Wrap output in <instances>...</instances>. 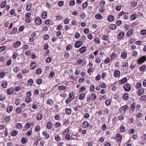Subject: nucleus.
<instances>
[{
  "label": "nucleus",
  "mask_w": 146,
  "mask_h": 146,
  "mask_svg": "<svg viewBox=\"0 0 146 146\" xmlns=\"http://www.w3.org/2000/svg\"><path fill=\"white\" fill-rule=\"evenodd\" d=\"M141 86V84L140 82L138 83L136 85V88H140Z\"/></svg>",
  "instance_id": "obj_58"
},
{
  "label": "nucleus",
  "mask_w": 146,
  "mask_h": 146,
  "mask_svg": "<svg viewBox=\"0 0 146 146\" xmlns=\"http://www.w3.org/2000/svg\"><path fill=\"white\" fill-rule=\"evenodd\" d=\"M125 128L124 126H121L120 127V131L121 132H124L125 131Z\"/></svg>",
  "instance_id": "obj_37"
},
{
  "label": "nucleus",
  "mask_w": 146,
  "mask_h": 146,
  "mask_svg": "<svg viewBox=\"0 0 146 146\" xmlns=\"http://www.w3.org/2000/svg\"><path fill=\"white\" fill-rule=\"evenodd\" d=\"M100 4L101 6H104L106 5V2L105 1L102 0L100 1Z\"/></svg>",
  "instance_id": "obj_49"
},
{
  "label": "nucleus",
  "mask_w": 146,
  "mask_h": 146,
  "mask_svg": "<svg viewBox=\"0 0 146 146\" xmlns=\"http://www.w3.org/2000/svg\"><path fill=\"white\" fill-rule=\"evenodd\" d=\"M80 17L81 19H84L86 17V15L84 13H82L80 15Z\"/></svg>",
  "instance_id": "obj_28"
},
{
  "label": "nucleus",
  "mask_w": 146,
  "mask_h": 146,
  "mask_svg": "<svg viewBox=\"0 0 146 146\" xmlns=\"http://www.w3.org/2000/svg\"><path fill=\"white\" fill-rule=\"evenodd\" d=\"M51 58L50 57H48L46 58V62L47 63H50L51 62Z\"/></svg>",
  "instance_id": "obj_64"
},
{
  "label": "nucleus",
  "mask_w": 146,
  "mask_h": 146,
  "mask_svg": "<svg viewBox=\"0 0 146 146\" xmlns=\"http://www.w3.org/2000/svg\"><path fill=\"white\" fill-rule=\"evenodd\" d=\"M95 18L98 20H100L102 19L103 17L99 14H97L95 16Z\"/></svg>",
  "instance_id": "obj_16"
},
{
  "label": "nucleus",
  "mask_w": 146,
  "mask_h": 146,
  "mask_svg": "<svg viewBox=\"0 0 146 146\" xmlns=\"http://www.w3.org/2000/svg\"><path fill=\"white\" fill-rule=\"evenodd\" d=\"M94 41L96 44H99L100 43L101 41L99 39L98 37H96L94 39Z\"/></svg>",
  "instance_id": "obj_30"
},
{
  "label": "nucleus",
  "mask_w": 146,
  "mask_h": 146,
  "mask_svg": "<svg viewBox=\"0 0 146 146\" xmlns=\"http://www.w3.org/2000/svg\"><path fill=\"white\" fill-rule=\"evenodd\" d=\"M69 130L68 129H65L64 131L62 133L63 135H65L66 134H68L69 133Z\"/></svg>",
  "instance_id": "obj_47"
},
{
  "label": "nucleus",
  "mask_w": 146,
  "mask_h": 146,
  "mask_svg": "<svg viewBox=\"0 0 146 146\" xmlns=\"http://www.w3.org/2000/svg\"><path fill=\"white\" fill-rule=\"evenodd\" d=\"M21 44V42L20 41H17L13 43V46L15 48H17L20 46Z\"/></svg>",
  "instance_id": "obj_9"
},
{
  "label": "nucleus",
  "mask_w": 146,
  "mask_h": 146,
  "mask_svg": "<svg viewBox=\"0 0 146 146\" xmlns=\"http://www.w3.org/2000/svg\"><path fill=\"white\" fill-rule=\"evenodd\" d=\"M69 98L72 100H73L75 98V96L73 92H70L69 94Z\"/></svg>",
  "instance_id": "obj_24"
},
{
  "label": "nucleus",
  "mask_w": 146,
  "mask_h": 146,
  "mask_svg": "<svg viewBox=\"0 0 146 146\" xmlns=\"http://www.w3.org/2000/svg\"><path fill=\"white\" fill-rule=\"evenodd\" d=\"M42 72V70L41 68H38L36 71V73L38 74H40Z\"/></svg>",
  "instance_id": "obj_40"
},
{
  "label": "nucleus",
  "mask_w": 146,
  "mask_h": 146,
  "mask_svg": "<svg viewBox=\"0 0 146 146\" xmlns=\"http://www.w3.org/2000/svg\"><path fill=\"white\" fill-rule=\"evenodd\" d=\"M52 123L51 122H48L46 125V127L49 129H51L53 127Z\"/></svg>",
  "instance_id": "obj_20"
},
{
  "label": "nucleus",
  "mask_w": 146,
  "mask_h": 146,
  "mask_svg": "<svg viewBox=\"0 0 146 146\" xmlns=\"http://www.w3.org/2000/svg\"><path fill=\"white\" fill-rule=\"evenodd\" d=\"M65 138L67 140H69L70 139V134H67L66 135Z\"/></svg>",
  "instance_id": "obj_56"
},
{
  "label": "nucleus",
  "mask_w": 146,
  "mask_h": 146,
  "mask_svg": "<svg viewBox=\"0 0 146 146\" xmlns=\"http://www.w3.org/2000/svg\"><path fill=\"white\" fill-rule=\"evenodd\" d=\"M127 79L126 78H124L119 81L120 84H123L127 81Z\"/></svg>",
  "instance_id": "obj_27"
},
{
  "label": "nucleus",
  "mask_w": 146,
  "mask_h": 146,
  "mask_svg": "<svg viewBox=\"0 0 146 146\" xmlns=\"http://www.w3.org/2000/svg\"><path fill=\"white\" fill-rule=\"evenodd\" d=\"M127 56V52H123L121 53V56L123 59L126 58Z\"/></svg>",
  "instance_id": "obj_17"
},
{
  "label": "nucleus",
  "mask_w": 146,
  "mask_h": 146,
  "mask_svg": "<svg viewBox=\"0 0 146 146\" xmlns=\"http://www.w3.org/2000/svg\"><path fill=\"white\" fill-rule=\"evenodd\" d=\"M35 22L36 24L39 25L42 24V21L40 18H38L35 19Z\"/></svg>",
  "instance_id": "obj_4"
},
{
  "label": "nucleus",
  "mask_w": 146,
  "mask_h": 146,
  "mask_svg": "<svg viewBox=\"0 0 146 146\" xmlns=\"http://www.w3.org/2000/svg\"><path fill=\"white\" fill-rule=\"evenodd\" d=\"M137 18V15L135 14H133L130 17V19L131 20H134Z\"/></svg>",
  "instance_id": "obj_42"
},
{
  "label": "nucleus",
  "mask_w": 146,
  "mask_h": 146,
  "mask_svg": "<svg viewBox=\"0 0 146 146\" xmlns=\"http://www.w3.org/2000/svg\"><path fill=\"white\" fill-rule=\"evenodd\" d=\"M34 64L35 63L34 62H32L30 66V68L31 69H33L35 67V65H34Z\"/></svg>",
  "instance_id": "obj_55"
},
{
  "label": "nucleus",
  "mask_w": 146,
  "mask_h": 146,
  "mask_svg": "<svg viewBox=\"0 0 146 146\" xmlns=\"http://www.w3.org/2000/svg\"><path fill=\"white\" fill-rule=\"evenodd\" d=\"M55 140L58 141H59L61 139L60 137L58 135H55Z\"/></svg>",
  "instance_id": "obj_48"
},
{
  "label": "nucleus",
  "mask_w": 146,
  "mask_h": 146,
  "mask_svg": "<svg viewBox=\"0 0 146 146\" xmlns=\"http://www.w3.org/2000/svg\"><path fill=\"white\" fill-rule=\"evenodd\" d=\"M107 20L109 22H112L114 20V17L112 15H110L108 17Z\"/></svg>",
  "instance_id": "obj_11"
},
{
  "label": "nucleus",
  "mask_w": 146,
  "mask_h": 146,
  "mask_svg": "<svg viewBox=\"0 0 146 146\" xmlns=\"http://www.w3.org/2000/svg\"><path fill=\"white\" fill-rule=\"evenodd\" d=\"M85 95L84 93L80 94L79 96V99L80 100H82L85 98Z\"/></svg>",
  "instance_id": "obj_23"
},
{
  "label": "nucleus",
  "mask_w": 146,
  "mask_h": 146,
  "mask_svg": "<svg viewBox=\"0 0 146 146\" xmlns=\"http://www.w3.org/2000/svg\"><path fill=\"white\" fill-rule=\"evenodd\" d=\"M89 126V123L87 121H85L83 122L82 125V127L84 128H86Z\"/></svg>",
  "instance_id": "obj_10"
},
{
  "label": "nucleus",
  "mask_w": 146,
  "mask_h": 146,
  "mask_svg": "<svg viewBox=\"0 0 146 146\" xmlns=\"http://www.w3.org/2000/svg\"><path fill=\"white\" fill-rule=\"evenodd\" d=\"M135 103H133L131 106L130 109L131 110L134 111L135 108Z\"/></svg>",
  "instance_id": "obj_62"
},
{
  "label": "nucleus",
  "mask_w": 146,
  "mask_h": 146,
  "mask_svg": "<svg viewBox=\"0 0 146 146\" xmlns=\"http://www.w3.org/2000/svg\"><path fill=\"white\" fill-rule=\"evenodd\" d=\"M64 3V2L63 1H60L58 3V5L60 7H61L63 6Z\"/></svg>",
  "instance_id": "obj_46"
},
{
  "label": "nucleus",
  "mask_w": 146,
  "mask_h": 146,
  "mask_svg": "<svg viewBox=\"0 0 146 146\" xmlns=\"http://www.w3.org/2000/svg\"><path fill=\"white\" fill-rule=\"evenodd\" d=\"M133 33V30L131 29L127 32L126 34V36H130Z\"/></svg>",
  "instance_id": "obj_33"
},
{
  "label": "nucleus",
  "mask_w": 146,
  "mask_h": 146,
  "mask_svg": "<svg viewBox=\"0 0 146 146\" xmlns=\"http://www.w3.org/2000/svg\"><path fill=\"white\" fill-rule=\"evenodd\" d=\"M18 132L17 130H13L11 133V136H15L18 134Z\"/></svg>",
  "instance_id": "obj_13"
},
{
  "label": "nucleus",
  "mask_w": 146,
  "mask_h": 146,
  "mask_svg": "<svg viewBox=\"0 0 146 146\" xmlns=\"http://www.w3.org/2000/svg\"><path fill=\"white\" fill-rule=\"evenodd\" d=\"M124 90L126 92H129L131 89V86L129 84H126L123 86Z\"/></svg>",
  "instance_id": "obj_1"
},
{
  "label": "nucleus",
  "mask_w": 146,
  "mask_h": 146,
  "mask_svg": "<svg viewBox=\"0 0 146 146\" xmlns=\"http://www.w3.org/2000/svg\"><path fill=\"white\" fill-rule=\"evenodd\" d=\"M14 92V90L13 88H10L7 91V94L8 95H11Z\"/></svg>",
  "instance_id": "obj_8"
},
{
  "label": "nucleus",
  "mask_w": 146,
  "mask_h": 146,
  "mask_svg": "<svg viewBox=\"0 0 146 146\" xmlns=\"http://www.w3.org/2000/svg\"><path fill=\"white\" fill-rule=\"evenodd\" d=\"M120 74V72L119 70H116L114 71L113 75L115 77H118L119 76Z\"/></svg>",
  "instance_id": "obj_6"
},
{
  "label": "nucleus",
  "mask_w": 146,
  "mask_h": 146,
  "mask_svg": "<svg viewBox=\"0 0 146 146\" xmlns=\"http://www.w3.org/2000/svg\"><path fill=\"white\" fill-rule=\"evenodd\" d=\"M66 88V86H59L58 87L59 90H64Z\"/></svg>",
  "instance_id": "obj_41"
},
{
  "label": "nucleus",
  "mask_w": 146,
  "mask_h": 146,
  "mask_svg": "<svg viewBox=\"0 0 146 146\" xmlns=\"http://www.w3.org/2000/svg\"><path fill=\"white\" fill-rule=\"evenodd\" d=\"M128 108V106L127 105H125L121 107V108L122 109V110L124 111H125ZM121 109V108L120 109V110Z\"/></svg>",
  "instance_id": "obj_34"
},
{
  "label": "nucleus",
  "mask_w": 146,
  "mask_h": 146,
  "mask_svg": "<svg viewBox=\"0 0 146 146\" xmlns=\"http://www.w3.org/2000/svg\"><path fill=\"white\" fill-rule=\"evenodd\" d=\"M6 46H4L0 47V52H3L6 49Z\"/></svg>",
  "instance_id": "obj_51"
},
{
  "label": "nucleus",
  "mask_w": 146,
  "mask_h": 146,
  "mask_svg": "<svg viewBox=\"0 0 146 146\" xmlns=\"http://www.w3.org/2000/svg\"><path fill=\"white\" fill-rule=\"evenodd\" d=\"M125 33L123 31H121L119 33L118 37V38L120 40H121L124 37V36Z\"/></svg>",
  "instance_id": "obj_5"
},
{
  "label": "nucleus",
  "mask_w": 146,
  "mask_h": 146,
  "mask_svg": "<svg viewBox=\"0 0 146 146\" xmlns=\"http://www.w3.org/2000/svg\"><path fill=\"white\" fill-rule=\"evenodd\" d=\"M144 92V89L141 88L138 90L137 92V95L138 96H140L143 94Z\"/></svg>",
  "instance_id": "obj_19"
},
{
  "label": "nucleus",
  "mask_w": 146,
  "mask_h": 146,
  "mask_svg": "<svg viewBox=\"0 0 146 146\" xmlns=\"http://www.w3.org/2000/svg\"><path fill=\"white\" fill-rule=\"evenodd\" d=\"M64 56L66 58H68L69 57L70 55L68 52H64Z\"/></svg>",
  "instance_id": "obj_53"
},
{
  "label": "nucleus",
  "mask_w": 146,
  "mask_h": 146,
  "mask_svg": "<svg viewBox=\"0 0 146 146\" xmlns=\"http://www.w3.org/2000/svg\"><path fill=\"white\" fill-rule=\"evenodd\" d=\"M33 80L32 79H30L28 80L27 83L29 85L32 86L33 85Z\"/></svg>",
  "instance_id": "obj_31"
},
{
  "label": "nucleus",
  "mask_w": 146,
  "mask_h": 146,
  "mask_svg": "<svg viewBox=\"0 0 146 146\" xmlns=\"http://www.w3.org/2000/svg\"><path fill=\"white\" fill-rule=\"evenodd\" d=\"M96 98V94H93L91 95L90 98V100H93L95 99Z\"/></svg>",
  "instance_id": "obj_36"
},
{
  "label": "nucleus",
  "mask_w": 146,
  "mask_h": 146,
  "mask_svg": "<svg viewBox=\"0 0 146 146\" xmlns=\"http://www.w3.org/2000/svg\"><path fill=\"white\" fill-rule=\"evenodd\" d=\"M111 103V101L109 100H107L105 102V104L106 106H109Z\"/></svg>",
  "instance_id": "obj_57"
},
{
  "label": "nucleus",
  "mask_w": 146,
  "mask_h": 146,
  "mask_svg": "<svg viewBox=\"0 0 146 146\" xmlns=\"http://www.w3.org/2000/svg\"><path fill=\"white\" fill-rule=\"evenodd\" d=\"M122 136L119 133H117L116 135V139L117 142H119L122 139Z\"/></svg>",
  "instance_id": "obj_12"
},
{
  "label": "nucleus",
  "mask_w": 146,
  "mask_h": 146,
  "mask_svg": "<svg viewBox=\"0 0 146 146\" xmlns=\"http://www.w3.org/2000/svg\"><path fill=\"white\" fill-rule=\"evenodd\" d=\"M42 118V116L41 113H39L37 115V119L38 120H41Z\"/></svg>",
  "instance_id": "obj_32"
},
{
  "label": "nucleus",
  "mask_w": 146,
  "mask_h": 146,
  "mask_svg": "<svg viewBox=\"0 0 146 146\" xmlns=\"http://www.w3.org/2000/svg\"><path fill=\"white\" fill-rule=\"evenodd\" d=\"M28 141L26 137H22L21 139V141L22 143L25 144Z\"/></svg>",
  "instance_id": "obj_25"
},
{
  "label": "nucleus",
  "mask_w": 146,
  "mask_h": 146,
  "mask_svg": "<svg viewBox=\"0 0 146 146\" xmlns=\"http://www.w3.org/2000/svg\"><path fill=\"white\" fill-rule=\"evenodd\" d=\"M7 83L5 82H4L2 83L1 84V86L3 88H5L7 87Z\"/></svg>",
  "instance_id": "obj_54"
},
{
  "label": "nucleus",
  "mask_w": 146,
  "mask_h": 146,
  "mask_svg": "<svg viewBox=\"0 0 146 146\" xmlns=\"http://www.w3.org/2000/svg\"><path fill=\"white\" fill-rule=\"evenodd\" d=\"M22 109L21 107H19L17 108L16 112L17 113H19L22 111Z\"/></svg>",
  "instance_id": "obj_44"
},
{
  "label": "nucleus",
  "mask_w": 146,
  "mask_h": 146,
  "mask_svg": "<svg viewBox=\"0 0 146 146\" xmlns=\"http://www.w3.org/2000/svg\"><path fill=\"white\" fill-rule=\"evenodd\" d=\"M42 17L43 19H45L47 17V13L46 11H44L42 14Z\"/></svg>",
  "instance_id": "obj_35"
},
{
  "label": "nucleus",
  "mask_w": 146,
  "mask_h": 146,
  "mask_svg": "<svg viewBox=\"0 0 146 146\" xmlns=\"http://www.w3.org/2000/svg\"><path fill=\"white\" fill-rule=\"evenodd\" d=\"M66 113L68 115H70L71 113V111L70 109L67 108L65 110Z\"/></svg>",
  "instance_id": "obj_39"
},
{
  "label": "nucleus",
  "mask_w": 146,
  "mask_h": 146,
  "mask_svg": "<svg viewBox=\"0 0 146 146\" xmlns=\"http://www.w3.org/2000/svg\"><path fill=\"white\" fill-rule=\"evenodd\" d=\"M90 117V115L88 113H86L84 115V117L86 119H88V118Z\"/></svg>",
  "instance_id": "obj_63"
},
{
  "label": "nucleus",
  "mask_w": 146,
  "mask_h": 146,
  "mask_svg": "<svg viewBox=\"0 0 146 146\" xmlns=\"http://www.w3.org/2000/svg\"><path fill=\"white\" fill-rule=\"evenodd\" d=\"M146 60V57L145 56H143L141 57L137 60V63L139 64L142 63Z\"/></svg>",
  "instance_id": "obj_2"
},
{
  "label": "nucleus",
  "mask_w": 146,
  "mask_h": 146,
  "mask_svg": "<svg viewBox=\"0 0 146 146\" xmlns=\"http://www.w3.org/2000/svg\"><path fill=\"white\" fill-rule=\"evenodd\" d=\"M6 5V2L5 1L2 2L0 4V7L1 8H4Z\"/></svg>",
  "instance_id": "obj_38"
},
{
  "label": "nucleus",
  "mask_w": 146,
  "mask_h": 146,
  "mask_svg": "<svg viewBox=\"0 0 146 146\" xmlns=\"http://www.w3.org/2000/svg\"><path fill=\"white\" fill-rule=\"evenodd\" d=\"M140 33L141 35H145L146 34V30L143 29L141 30L140 31Z\"/></svg>",
  "instance_id": "obj_61"
},
{
  "label": "nucleus",
  "mask_w": 146,
  "mask_h": 146,
  "mask_svg": "<svg viewBox=\"0 0 146 146\" xmlns=\"http://www.w3.org/2000/svg\"><path fill=\"white\" fill-rule=\"evenodd\" d=\"M54 103L53 100L51 99H48V100L47 103L49 105L52 104Z\"/></svg>",
  "instance_id": "obj_45"
},
{
  "label": "nucleus",
  "mask_w": 146,
  "mask_h": 146,
  "mask_svg": "<svg viewBox=\"0 0 146 146\" xmlns=\"http://www.w3.org/2000/svg\"><path fill=\"white\" fill-rule=\"evenodd\" d=\"M83 44L82 41H77L75 44V47L77 48H78L82 46Z\"/></svg>",
  "instance_id": "obj_3"
},
{
  "label": "nucleus",
  "mask_w": 146,
  "mask_h": 146,
  "mask_svg": "<svg viewBox=\"0 0 146 146\" xmlns=\"http://www.w3.org/2000/svg\"><path fill=\"white\" fill-rule=\"evenodd\" d=\"M32 7V3H28L27 5L26 9L27 11L30 10Z\"/></svg>",
  "instance_id": "obj_18"
},
{
  "label": "nucleus",
  "mask_w": 146,
  "mask_h": 146,
  "mask_svg": "<svg viewBox=\"0 0 146 146\" xmlns=\"http://www.w3.org/2000/svg\"><path fill=\"white\" fill-rule=\"evenodd\" d=\"M121 5H119L116 7L115 9L117 11H119L121 9Z\"/></svg>",
  "instance_id": "obj_52"
},
{
  "label": "nucleus",
  "mask_w": 146,
  "mask_h": 146,
  "mask_svg": "<svg viewBox=\"0 0 146 146\" xmlns=\"http://www.w3.org/2000/svg\"><path fill=\"white\" fill-rule=\"evenodd\" d=\"M117 117L118 118L119 120H123L124 119V116L122 115H120L118 116Z\"/></svg>",
  "instance_id": "obj_43"
},
{
  "label": "nucleus",
  "mask_w": 146,
  "mask_h": 146,
  "mask_svg": "<svg viewBox=\"0 0 146 146\" xmlns=\"http://www.w3.org/2000/svg\"><path fill=\"white\" fill-rule=\"evenodd\" d=\"M117 54L115 53H113L111 56V60L114 59L115 57L117 56Z\"/></svg>",
  "instance_id": "obj_29"
},
{
  "label": "nucleus",
  "mask_w": 146,
  "mask_h": 146,
  "mask_svg": "<svg viewBox=\"0 0 146 146\" xmlns=\"http://www.w3.org/2000/svg\"><path fill=\"white\" fill-rule=\"evenodd\" d=\"M116 28V26L115 24H111L110 25L109 29L111 30H114Z\"/></svg>",
  "instance_id": "obj_14"
},
{
  "label": "nucleus",
  "mask_w": 146,
  "mask_h": 146,
  "mask_svg": "<svg viewBox=\"0 0 146 146\" xmlns=\"http://www.w3.org/2000/svg\"><path fill=\"white\" fill-rule=\"evenodd\" d=\"M25 102L28 103H29L31 102L32 99L31 98H27L25 100Z\"/></svg>",
  "instance_id": "obj_59"
},
{
  "label": "nucleus",
  "mask_w": 146,
  "mask_h": 146,
  "mask_svg": "<svg viewBox=\"0 0 146 146\" xmlns=\"http://www.w3.org/2000/svg\"><path fill=\"white\" fill-rule=\"evenodd\" d=\"M123 98L125 100L127 101L129 98V95L127 93H125L123 96Z\"/></svg>",
  "instance_id": "obj_15"
},
{
  "label": "nucleus",
  "mask_w": 146,
  "mask_h": 146,
  "mask_svg": "<svg viewBox=\"0 0 146 146\" xmlns=\"http://www.w3.org/2000/svg\"><path fill=\"white\" fill-rule=\"evenodd\" d=\"M13 109V107L12 106H9L7 107L6 111L7 113H11Z\"/></svg>",
  "instance_id": "obj_21"
},
{
  "label": "nucleus",
  "mask_w": 146,
  "mask_h": 146,
  "mask_svg": "<svg viewBox=\"0 0 146 146\" xmlns=\"http://www.w3.org/2000/svg\"><path fill=\"white\" fill-rule=\"evenodd\" d=\"M146 68V65H143L139 68V70L141 71H143Z\"/></svg>",
  "instance_id": "obj_26"
},
{
  "label": "nucleus",
  "mask_w": 146,
  "mask_h": 146,
  "mask_svg": "<svg viewBox=\"0 0 146 146\" xmlns=\"http://www.w3.org/2000/svg\"><path fill=\"white\" fill-rule=\"evenodd\" d=\"M41 140L40 138L37 137L36 138V141L35 142V144L36 145H38L39 141H40Z\"/></svg>",
  "instance_id": "obj_50"
},
{
  "label": "nucleus",
  "mask_w": 146,
  "mask_h": 146,
  "mask_svg": "<svg viewBox=\"0 0 146 146\" xmlns=\"http://www.w3.org/2000/svg\"><path fill=\"white\" fill-rule=\"evenodd\" d=\"M86 47L85 46H83L80 48L79 50V52L81 54L83 53L86 51Z\"/></svg>",
  "instance_id": "obj_7"
},
{
  "label": "nucleus",
  "mask_w": 146,
  "mask_h": 146,
  "mask_svg": "<svg viewBox=\"0 0 146 146\" xmlns=\"http://www.w3.org/2000/svg\"><path fill=\"white\" fill-rule=\"evenodd\" d=\"M72 100L70 98H68L65 101V102L66 104H68L70 103V102H71Z\"/></svg>",
  "instance_id": "obj_60"
},
{
  "label": "nucleus",
  "mask_w": 146,
  "mask_h": 146,
  "mask_svg": "<svg viewBox=\"0 0 146 146\" xmlns=\"http://www.w3.org/2000/svg\"><path fill=\"white\" fill-rule=\"evenodd\" d=\"M42 135L45 136V138L48 139L49 137V135L47 133V131H44L42 133Z\"/></svg>",
  "instance_id": "obj_22"
}]
</instances>
